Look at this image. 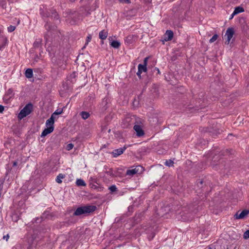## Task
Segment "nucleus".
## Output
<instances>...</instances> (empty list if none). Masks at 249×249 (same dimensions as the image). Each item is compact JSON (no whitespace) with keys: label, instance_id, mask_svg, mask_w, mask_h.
Here are the masks:
<instances>
[{"label":"nucleus","instance_id":"obj_34","mask_svg":"<svg viewBox=\"0 0 249 249\" xmlns=\"http://www.w3.org/2000/svg\"><path fill=\"white\" fill-rule=\"evenodd\" d=\"M121 176L120 175V172L118 171L117 172L115 173V174L113 175V177H117Z\"/></svg>","mask_w":249,"mask_h":249},{"label":"nucleus","instance_id":"obj_19","mask_svg":"<svg viewBox=\"0 0 249 249\" xmlns=\"http://www.w3.org/2000/svg\"><path fill=\"white\" fill-rule=\"evenodd\" d=\"M76 184L78 186H85L86 185L85 181L82 179H77Z\"/></svg>","mask_w":249,"mask_h":249},{"label":"nucleus","instance_id":"obj_11","mask_svg":"<svg viewBox=\"0 0 249 249\" xmlns=\"http://www.w3.org/2000/svg\"><path fill=\"white\" fill-rule=\"evenodd\" d=\"M138 171L136 168H134L132 169L127 170L126 173V175L128 176H132L135 174H137Z\"/></svg>","mask_w":249,"mask_h":249},{"label":"nucleus","instance_id":"obj_39","mask_svg":"<svg viewBox=\"0 0 249 249\" xmlns=\"http://www.w3.org/2000/svg\"><path fill=\"white\" fill-rule=\"evenodd\" d=\"M154 71H157L158 74H160V71L158 68H155L154 69Z\"/></svg>","mask_w":249,"mask_h":249},{"label":"nucleus","instance_id":"obj_12","mask_svg":"<svg viewBox=\"0 0 249 249\" xmlns=\"http://www.w3.org/2000/svg\"><path fill=\"white\" fill-rule=\"evenodd\" d=\"M107 32L105 30L101 31L99 34V38L102 40L106 39L107 36Z\"/></svg>","mask_w":249,"mask_h":249},{"label":"nucleus","instance_id":"obj_32","mask_svg":"<svg viewBox=\"0 0 249 249\" xmlns=\"http://www.w3.org/2000/svg\"><path fill=\"white\" fill-rule=\"evenodd\" d=\"M3 239H5L6 241H7L9 238V235L7 234L6 235H4L2 238Z\"/></svg>","mask_w":249,"mask_h":249},{"label":"nucleus","instance_id":"obj_37","mask_svg":"<svg viewBox=\"0 0 249 249\" xmlns=\"http://www.w3.org/2000/svg\"><path fill=\"white\" fill-rule=\"evenodd\" d=\"M120 1H124V2L126 3H129L130 0H120Z\"/></svg>","mask_w":249,"mask_h":249},{"label":"nucleus","instance_id":"obj_1","mask_svg":"<svg viewBox=\"0 0 249 249\" xmlns=\"http://www.w3.org/2000/svg\"><path fill=\"white\" fill-rule=\"evenodd\" d=\"M96 207L93 205H87L78 207L74 212V215H80L91 213L95 211Z\"/></svg>","mask_w":249,"mask_h":249},{"label":"nucleus","instance_id":"obj_40","mask_svg":"<svg viewBox=\"0 0 249 249\" xmlns=\"http://www.w3.org/2000/svg\"><path fill=\"white\" fill-rule=\"evenodd\" d=\"M107 173L108 174H109L110 176H112L113 177V174H115V173H113L112 171H109L108 172H107Z\"/></svg>","mask_w":249,"mask_h":249},{"label":"nucleus","instance_id":"obj_24","mask_svg":"<svg viewBox=\"0 0 249 249\" xmlns=\"http://www.w3.org/2000/svg\"><path fill=\"white\" fill-rule=\"evenodd\" d=\"M174 162L172 160H167L165 162V165L168 167L174 166Z\"/></svg>","mask_w":249,"mask_h":249},{"label":"nucleus","instance_id":"obj_4","mask_svg":"<svg viewBox=\"0 0 249 249\" xmlns=\"http://www.w3.org/2000/svg\"><path fill=\"white\" fill-rule=\"evenodd\" d=\"M136 122L135 117H126L122 122V126L124 128H127L131 125L135 124Z\"/></svg>","mask_w":249,"mask_h":249},{"label":"nucleus","instance_id":"obj_18","mask_svg":"<svg viewBox=\"0 0 249 249\" xmlns=\"http://www.w3.org/2000/svg\"><path fill=\"white\" fill-rule=\"evenodd\" d=\"M80 114L81 117L84 120L88 119L90 116L89 113L86 111H82L80 112Z\"/></svg>","mask_w":249,"mask_h":249},{"label":"nucleus","instance_id":"obj_21","mask_svg":"<svg viewBox=\"0 0 249 249\" xmlns=\"http://www.w3.org/2000/svg\"><path fill=\"white\" fill-rule=\"evenodd\" d=\"M13 90L12 89H9L6 92V95L9 98H11L14 96Z\"/></svg>","mask_w":249,"mask_h":249},{"label":"nucleus","instance_id":"obj_22","mask_svg":"<svg viewBox=\"0 0 249 249\" xmlns=\"http://www.w3.org/2000/svg\"><path fill=\"white\" fill-rule=\"evenodd\" d=\"M133 38V36L132 35H129L126 37L125 40V42L128 44H130L132 43V40Z\"/></svg>","mask_w":249,"mask_h":249},{"label":"nucleus","instance_id":"obj_30","mask_svg":"<svg viewBox=\"0 0 249 249\" xmlns=\"http://www.w3.org/2000/svg\"><path fill=\"white\" fill-rule=\"evenodd\" d=\"M16 29V27L14 26L10 25L8 27V31L9 32H12L14 31Z\"/></svg>","mask_w":249,"mask_h":249},{"label":"nucleus","instance_id":"obj_5","mask_svg":"<svg viewBox=\"0 0 249 249\" xmlns=\"http://www.w3.org/2000/svg\"><path fill=\"white\" fill-rule=\"evenodd\" d=\"M133 129L136 132V135L138 137H142L144 135V132L142 128V126L138 122H136L135 124H134Z\"/></svg>","mask_w":249,"mask_h":249},{"label":"nucleus","instance_id":"obj_33","mask_svg":"<svg viewBox=\"0 0 249 249\" xmlns=\"http://www.w3.org/2000/svg\"><path fill=\"white\" fill-rule=\"evenodd\" d=\"M91 39V35H89V36H87V43L90 41Z\"/></svg>","mask_w":249,"mask_h":249},{"label":"nucleus","instance_id":"obj_3","mask_svg":"<svg viewBox=\"0 0 249 249\" xmlns=\"http://www.w3.org/2000/svg\"><path fill=\"white\" fill-rule=\"evenodd\" d=\"M33 106L31 103L27 104L19 113L18 117L19 120H21L30 114L33 111Z\"/></svg>","mask_w":249,"mask_h":249},{"label":"nucleus","instance_id":"obj_29","mask_svg":"<svg viewBox=\"0 0 249 249\" xmlns=\"http://www.w3.org/2000/svg\"><path fill=\"white\" fill-rule=\"evenodd\" d=\"M74 145L72 143H69L66 146V149L68 151L72 149Z\"/></svg>","mask_w":249,"mask_h":249},{"label":"nucleus","instance_id":"obj_14","mask_svg":"<svg viewBox=\"0 0 249 249\" xmlns=\"http://www.w3.org/2000/svg\"><path fill=\"white\" fill-rule=\"evenodd\" d=\"M65 178V175L62 174H59L56 177L55 181L57 183L60 184L62 183V181L61 179H63Z\"/></svg>","mask_w":249,"mask_h":249},{"label":"nucleus","instance_id":"obj_8","mask_svg":"<svg viewBox=\"0 0 249 249\" xmlns=\"http://www.w3.org/2000/svg\"><path fill=\"white\" fill-rule=\"evenodd\" d=\"M173 36L174 33L172 31L167 30L166 31L165 34L164 35V40H163V42H164V41H168L171 40L173 37Z\"/></svg>","mask_w":249,"mask_h":249},{"label":"nucleus","instance_id":"obj_35","mask_svg":"<svg viewBox=\"0 0 249 249\" xmlns=\"http://www.w3.org/2000/svg\"><path fill=\"white\" fill-rule=\"evenodd\" d=\"M4 107L0 105V113H2L4 110Z\"/></svg>","mask_w":249,"mask_h":249},{"label":"nucleus","instance_id":"obj_25","mask_svg":"<svg viewBox=\"0 0 249 249\" xmlns=\"http://www.w3.org/2000/svg\"><path fill=\"white\" fill-rule=\"evenodd\" d=\"M218 38V36L217 35L215 34V35H214L213 37L210 39L209 40V42L210 43H213V42H214Z\"/></svg>","mask_w":249,"mask_h":249},{"label":"nucleus","instance_id":"obj_28","mask_svg":"<svg viewBox=\"0 0 249 249\" xmlns=\"http://www.w3.org/2000/svg\"><path fill=\"white\" fill-rule=\"evenodd\" d=\"M109 190L111 192H115L117 190V188L115 185H113L109 187Z\"/></svg>","mask_w":249,"mask_h":249},{"label":"nucleus","instance_id":"obj_43","mask_svg":"<svg viewBox=\"0 0 249 249\" xmlns=\"http://www.w3.org/2000/svg\"><path fill=\"white\" fill-rule=\"evenodd\" d=\"M225 152H226V154H229V151L227 149V150H226V151L224 153H225Z\"/></svg>","mask_w":249,"mask_h":249},{"label":"nucleus","instance_id":"obj_36","mask_svg":"<svg viewBox=\"0 0 249 249\" xmlns=\"http://www.w3.org/2000/svg\"><path fill=\"white\" fill-rule=\"evenodd\" d=\"M142 72L141 71V70H139L138 69V72H137V75L139 76V77H141V75L142 74Z\"/></svg>","mask_w":249,"mask_h":249},{"label":"nucleus","instance_id":"obj_16","mask_svg":"<svg viewBox=\"0 0 249 249\" xmlns=\"http://www.w3.org/2000/svg\"><path fill=\"white\" fill-rule=\"evenodd\" d=\"M110 45L114 48L117 49L120 47L121 44L119 41L117 40H113L111 42Z\"/></svg>","mask_w":249,"mask_h":249},{"label":"nucleus","instance_id":"obj_44","mask_svg":"<svg viewBox=\"0 0 249 249\" xmlns=\"http://www.w3.org/2000/svg\"><path fill=\"white\" fill-rule=\"evenodd\" d=\"M199 183L201 185H202V183H203V181H202V180H201V181H200L199 182Z\"/></svg>","mask_w":249,"mask_h":249},{"label":"nucleus","instance_id":"obj_26","mask_svg":"<svg viewBox=\"0 0 249 249\" xmlns=\"http://www.w3.org/2000/svg\"><path fill=\"white\" fill-rule=\"evenodd\" d=\"M243 238L245 239H247L249 238V230L246 231L243 234Z\"/></svg>","mask_w":249,"mask_h":249},{"label":"nucleus","instance_id":"obj_6","mask_svg":"<svg viewBox=\"0 0 249 249\" xmlns=\"http://www.w3.org/2000/svg\"><path fill=\"white\" fill-rule=\"evenodd\" d=\"M234 33V31L232 28H229L227 30L225 36H227V39L225 42L226 44H229L230 43L231 38L233 37Z\"/></svg>","mask_w":249,"mask_h":249},{"label":"nucleus","instance_id":"obj_13","mask_svg":"<svg viewBox=\"0 0 249 249\" xmlns=\"http://www.w3.org/2000/svg\"><path fill=\"white\" fill-rule=\"evenodd\" d=\"M25 76L28 78H32L33 76V70L31 69H28L25 72Z\"/></svg>","mask_w":249,"mask_h":249},{"label":"nucleus","instance_id":"obj_45","mask_svg":"<svg viewBox=\"0 0 249 249\" xmlns=\"http://www.w3.org/2000/svg\"><path fill=\"white\" fill-rule=\"evenodd\" d=\"M1 191H0V197H1Z\"/></svg>","mask_w":249,"mask_h":249},{"label":"nucleus","instance_id":"obj_31","mask_svg":"<svg viewBox=\"0 0 249 249\" xmlns=\"http://www.w3.org/2000/svg\"><path fill=\"white\" fill-rule=\"evenodd\" d=\"M148 57H145L144 59V60H143V64L144 65H145L147 66V61H148Z\"/></svg>","mask_w":249,"mask_h":249},{"label":"nucleus","instance_id":"obj_17","mask_svg":"<svg viewBox=\"0 0 249 249\" xmlns=\"http://www.w3.org/2000/svg\"><path fill=\"white\" fill-rule=\"evenodd\" d=\"M244 11V9L243 7L240 6H238L235 8L234 10V15H237L239 13L243 12Z\"/></svg>","mask_w":249,"mask_h":249},{"label":"nucleus","instance_id":"obj_42","mask_svg":"<svg viewBox=\"0 0 249 249\" xmlns=\"http://www.w3.org/2000/svg\"><path fill=\"white\" fill-rule=\"evenodd\" d=\"M18 165V162L17 161H14L13 162V166H16Z\"/></svg>","mask_w":249,"mask_h":249},{"label":"nucleus","instance_id":"obj_15","mask_svg":"<svg viewBox=\"0 0 249 249\" xmlns=\"http://www.w3.org/2000/svg\"><path fill=\"white\" fill-rule=\"evenodd\" d=\"M47 17H51L52 18H53L55 19H58V15L57 14L55 10H53L52 12V15L50 14V13H48L47 14Z\"/></svg>","mask_w":249,"mask_h":249},{"label":"nucleus","instance_id":"obj_10","mask_svg":"<svg viewBox=\"0 0 249 249\" xmlns=\"http://www.w3.org/2000/svg\"><path fill=\"white\" fill-rule=\"evenodd\" d=\"M80 11L82 12L83 15L82 17L83 16H88L90 14V9L89 7L82 8Z\"/></svg>","mask_w":249,"mask_h":249},{"label":"nucleus","instance_id":"obj_7","mask_svg":"<svg viewBox=\"0 0 249 249\" xmlns=\"http://www.w3.org/2000/svg\"><path fill=\"white\" fill-rule=\"evenodd\" d=\"M249 214V210H244L239 214L237 213L234 215V217L236 219H244Z\"/></svg>","mask_w":249,"mask_h":249},{"label":"nucleus","instance_id":"obj_46","mask_svg":"<svg viewBox=\"0 0 249 249\" xmlns=\"http://www.w3.org/2000/svg\"><path fill=\"white\" fill-rule=\"evenodd\" d=\"M136 235H140V234H138L137 233H136Z\"/></svg>","mask_w":249,"mask_h":249},{"label":"nucleus","instance_id":"obj_20","mask_svg":"<svg viewBox=\"0 0 249 249\" xmlns=\"http://www.w3.org/2000/svg\"><path fill=\"white\" fill-rule=\"evenodd\" d=\"M138 69L141 70L142 72H146L147 71V67L146 66L140 64L138 65Z\"/></svg>","mask_w":249,"mask_h":249},{"label":"nucleus","instance_id":"obj_9","mask_svg":"<svg viewBox=\"0 0 249 249\" xmlns=\"http://www.w3.org/2000/svg\"><path fill=\"white\" fill-rule=\"evenodd\" d=\"M125 149L126 147L124 146L123 148L115 149L112 152L111 154L113 157L116 158L122 154Z\"/></svg>","mask_w":249,"mask_h":249},{"label":"nucleus","instance_id":"obj_38","mask_svg":"<svg viewBox=\"0 0 249 249\" xmlns=\"http://www.w3.org/2000/svg\"><path fill=\"white\" fill-rule=\"evenodd\" d=\"M6 43V42L5 43ZM5 46V44H3L1 45H0V50H1L2 49H3Z\"/></svg>","mask_w":249,"mask_h":249},{"label":"nucleus","instance_id":"obj_27","mask_svg":"<svg viewBox=\"0 0 249 249\" xmlns=\"http://www.w3.org/2000/svg\"><path fill=\"white\" fill-rule=\"evenodd\" d=\"M63 112L62 109H57L53 112V115H59L62 114Z\"/></svg>","mask_w":249,"mask_h":249},{"label":"nucleus","instance_id":"obj_2","mask_svg":"<svg viewBox=\"0 0 249 249\" xmlns=\"http://www.w3.org/2000/svg\"><path fill=\"white\" fill-rule=\"evenodd\" d=\"M53 113L51 115V117L46 121V126L47 128L44 129L42 131L41 137H45L48 134L51 133L53 131L54 129V116Z\"/></svg>","mask_w":249,"mask_h":249},{"label":"nucleus","instance_id":"obj_41","mask_svg":"<svg viewBox=\"0 0 249 249\" xmlns=\"http://www.w3.org/2000/svg\"><path fill=\"white\" fill-rule=\"evenodd\" d=\"M235 15H234V12H233L232 13V14L231 15V17L230 18V19H232Z\"/></svg>","mask_w":249,"mask_h":249},{"label":"nucleus","instance_id":"obj_23","mask_svg":"<svg viewBox=\"0 0 249 249\" xmlns=\"http://www.w3.org/2000/svg\"><path fill=\"white\" fill-rule=\"evenodd\" d=\"M41 41L42 40L40 39L36 40L34 43V47L35 48H39L41 46Z\"/></svg>","mask_w":249,"mask_h":249}]
</instances>
